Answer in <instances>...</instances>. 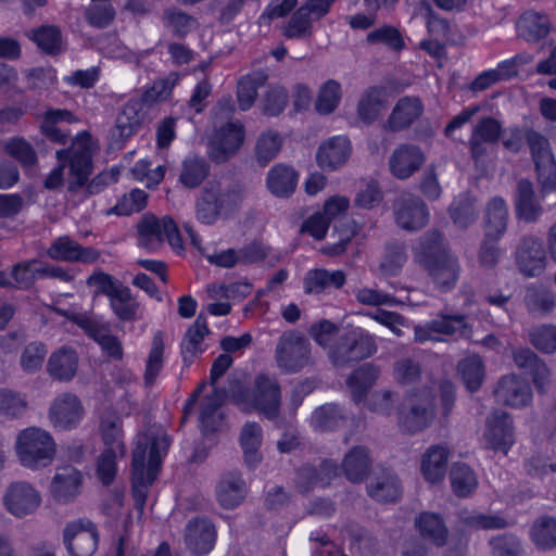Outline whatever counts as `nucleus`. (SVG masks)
Masks as SVG:
<instances>
[{
    "instance_id": "f257e3e1",
    "label": "nucleus",
    "mask_w": 556,
    "mask_h": 556,
    "mask_svg": "<svg viewBox=\"0 0 556 556\" xmlns=\"http://www.w3.org/2000/svg\"><path fill=\"white\" fill-rule=\"evenodd\" d=\"M247 198L244 182L235 179L207 181L194 200L195 219L206 226L233 218Z\"/></svg>"
},
{
    "instance_id": "f03ea898",
    "label": "nucleus",
    "mask_w": 556,
    "mask_h": 556,
    "mask_svg": "<svg viewBox=\"0 0 556 556\" xmlns=\"http://www.w3.org/2000/svg\"><path fill=\"white\" fill-rule=\"evenodd\" d=\"M228 392L233 403L245 413L256 412L269 420L280 416L281 390L274 377L257 375L252 388H247L239 380H233L229 382Z\"/></svg>"
},
{
    "instance_id": "7ed1b4c3",
    "label": "nucleus",
    "mask_w": 556,
    "mask_h": 556,
    "mask_svg": "<svg viewBox=\"0 0 556 556\" xmlns=\"http://www.w3.org/2000/svg\"><path fill=\"white\" fill-rule=\"evenodd\" d=\"M93 142L91 136L84 131L79 134L68 149L56 151V159L61 164L51 170L43 185L54 190L63 182V170L68 162L71 175V190L81 188L87 184L92 173Z\"/></svg>"
},
{
    "instance_id": "20e7f679",
    "label": "nucleus",
    "mask_w": 556,
    "mask_h": 556,
    "mask_svg": "<svg viewBox=\"0 0 556 556\" xmlns=\"http://www.w3.org/2000/svg\"><path fill=\"white\" fill-rule=\"evenodd\" d=\"M378 351L376 337L361 327H352L340 333L328 351L336 367H348L371 357Z\"/></svg>"
},
{
    "instance_id": "39448f33",
    "label": "nucleus",
    "mask_w": 556,
    "mask_h": 556,
    "mask_svg": "<svg viewBox=\"0 0 556 556\" xmlns=\"http://www.w3.org/2000/svg\"><path fill=\"white\" fill-rule=\"evenodd\" d=\"M56 444L52 435L40 428L23 430L16 441V453L21 464L29 469L49 466L55 456Z\"/></svg>"
},
{
    "instance_id": "423d86ee",
    "label": "nucleus",
    "mask_w": 556,
    "mask_h": 556,
    "mask_svg": "<svg viewBox=\"0 0 556 556\" xmlns=\"http://www.w3.org/2000/svg\"><path fill=\"white\" fill-rule=\"evenodd\" d=\"M275 359L279 369L286 374H295L311 364V343L296 330L285 331L278 339Z\"/></svg>"
},
{
    "instance_id": "0eeeda50",
    "label": "nucleus",
    "mask_w": 556,
    "mask_h": 556,
    "mask_svg": "<svg viewBox=\"0 0 556 556\" xmlns=\"http://www.w3.org/2000/svg\"><path fill=\"white\" fill-rule=\"evenodd\" d=\"M136 228L138 244L148 251L157 250L165 239L173 248H181L182 240L179 230L169 216L157 218L153 214H144Z\"/></svg>"
},
{
    "instance_id": "6e6552de",
    "label": "nucleus",
    "mask_w": 556,
    "mask_h": 556,
    "mask_svg": "<svg viewBox=\"0 0 556 556\" xmlns=\"http://www.w3.org/2000/svg\"><path fill=\"white\" fill-rule=\"evenodd\" d=\"M334 0H307L289 18L283 28L288 39H309L313 36V22L325 16Z\"/></svg>"
},
{
    "instance_id": "1a4fd4ad",
    "label": "nucleus",
    "mask_w": 556,
    "mask_h": 556,
    "mask_svg": "<svg viewBox=\"0 0 556 556\" xmlns=\"http://www.w3.org/2000/svg\"><path fill=\"white\" fill-rule=\"evenodd\" d=\"M245 130L240 122H228L218 128L208 142L207 153L215 163H225L237 154L244 142Z\"/></svg>"
},
{
    "instance_id": "9d476101",
    "label": "nucleus",
    "mask_w": 556,
    "mask_h": 556,
    "mask_svg": "<svg viewBox=\"0 0 556 556\" xmlns=\"http://www.w3.org/2000/svg\"><path fill=\"white\" fill-rule=\"evenodd\" d=\"M434 415V403L430 394L410 396L399 412V426L402 431L415 434L428 428Z\"/></svg>"
},
{
    "instance_id": "9b49d317",
    "label": "nucleus",
    "mask_w": 556,
    "mask_h": 556,
    "mask_svg": "<svg viewBox=\"0 0 556 556\" xmlns=\"http://www.w3.org/2000/svg\"><path fill=\"white\" fill-rule=\"evenodd\" d=\"M40 492L27 481L10 483L3 494L5 509L16 518L35 514L41 505Z\"/></svg>"
},
{
    "instance_id": "f8f14e48",
    "label": "nucleus",
    "mask_w": 556,
    "mask_h": 556,
    "mask_svg": "<svg viewBox=\"0 0 556 556\" xmlns=\"http://www.w3.org/2000/svg\"><path fill=\"white\" fill-rule=\"evenodd\" d=\"M515 261L526 277H538L546 268L547 256L542 240L534 235L523 236L516 249Z\"/></svg>"
},
{
    "instance_id": "ddd939ff",
    "label": "nucleus",
    "mask_w": 556,
    "mask_h": 556,
    "mask_svg": "<svg viewBox=\"0 0 556 556\" xmlns=\"http://www.w3.org/2000/svg\"><path fill=\"white\" fill-rule=\"evenodd\" d=\"M46 255L55 262L94 264L100 260L101 251L93 247H84L64 235L51 241Z\"/></svg>"
},
{
    "instance_id": "4468645a",
    "label": "nucleus",
    "mask_w": 556,
    "mask_h": 556,
    "mask_svg": "<svg viewBox=\"0 0 556 556\" xmlns=\"http://www.w3.org/2000/svg\"><path fill=\"white\" fill-rule=\"evenodd\" d=\"M63 542L71 556H92L99 542V532L91 521H74L66 525Z\"/></svg>"
},
{
    "instance_id": "2eb2a0df",
    "label": "nucleus",
    "mask_w": 556,
    "mask_h": 556,
    "mask_svg": "<svg viewBox=\"0 0 556 556\" xmlns=\"http://www.w3.org/2000/svg\"><path fill=\"white\" fill-rule=\"evenodd\" d=\"M396 224L408 231H416L426 226L429 213L421 198L409 192L400 194L393 203Z\"/></svg>"
},
{
    "instance_id": "dca6fc26",
    "label": "nucleus",
    "mask_w": 556,
    "mask_h": 556,
    "mask_svg": "<svg viewBox=\"0 0 556 556\" xmlns=\"http://www.w3.org/2000/svg\"><path fill=\"white\" fill-rule=\"evenodd\" d=\"M85 410L81 401L73 393L59 394L49 408V420L60 431L75 429L81 421Z\"/></svg>"
},
{
    "instance_id": "f3484780",
    "label": "nucleus",
    "mask_w": 556,
    "mask_h": 556,
    "mask_svg": "<svg viewBox=\"0 0 556 556\" xmlns=\"http://www.w3.org/2000/svg\"><path fill=\"white\" fill-rule=\"evenodd\" d=\"M498 404L520 409L529 406L533 400L530 384L516 374L500 378L493 391Z\"/></svg>"
},
{
    "instance_id": "a211bd4d",
    "label": "nucleus",
    "mask_w": 556,
    "mask_h": 556,
    "mask_svg": "<svg viewBox=\"0 0 556 556\" xmlns=\"http://www.w3.org/2000/svg\"><path fill=\"white\" fill-rule=\"evenodd\" d=\"M148 442L138 443L132 451L131 462V482H132V498L135 508L142 514L149 486L154 482L157 473L146 469V454Z\"/></svg>"
},
{
    "instance_id": "6ab92c4d",
    "label": "nucleus",
    "mask_w": 556,
    "mask_h": 556,
    "mask_svg": "<svg viewBox=\"0 0 556 556\" xmlns=\"http://www.w3.org/2000/svg\"><path fill=\"white\" fill-rule=\"evenodd\" d=\"M426 162L424 151L416 144L402 143L389 157V170L400 180H406L420 170Z\"/></svg>"
},
{
    "instance_id": "aec40b11",
    "label": "nucleus",
    "mask_w": 556,
    "mask_h": 556,
    "mask_svg": "<svg viewBox=\"0 0 556 556\" xmlns=\"http://www.w3.org/2000/svg\"><path fill=\"white\" fill-rule=\"evenodd\" d=\"M340 476V467L332 460H323L317 467L304 465L296 472V489L307 494L316 486L325 488L331 480Z\"/></svg>"
},
{
    "instance_id": "412c9836",
    "label": "nucleus",
    "mask_w": 556,
    "mask_h": 556,
    "mask_svg": "<svg viewBox=\"0 0 556 556\" xmlns=\"http://www.w3.org/2000/svg\"><path fill=\"white\" fill-rule=\"evenodd\" d=\"M484 438L490 448L507 454L515 442L510 415L506 412H494L486 420Z\"/></svg>"
},
{
    "instance_id": "4be33fe9",
    "label": "nucleus",
    "mask_w": 556,
    "mask_h": 556,
    "mask_svg": "<svg viewBox=\"0 0 556 556\" xmlns=\"http://www.w3.org/2000/svg\"><path fill=\"white\" fill-rule=\"evenodd\" d=\"M216 500L225 509L238 507L248 494L247 483L238 471H228L220 476L215 488Z\"/></svg>"
},
{
    "instance_id": "5701e85b",
    "label": "nucleus",
    "mask_w": 556,
    "mask_h": 556,
    "mask_svg": "<svg viewBox=\"0 0 556 556\" xmlns=\"http://www.w3.org/2000/svg\"><path fill=\"white\" fill-rule=\"evenodd\" d=\"M424 112V105L417 97H403L394 105L383 125L386 130L397 132L408 128Z\"/></svg>"
},
{
    "instance_id": "b1692460",
    "label": "nucleus",
    "mask_w": 556,
    "mask_h": 556,
    "mask_svg": "<svg viewBox=\"0 0 556 556\" xmlns=\"http://www.w3.org/2000/svg\"><path fill=\"white\" fill-rule=\"evenodd\" d=\"M81 472L73 466L58 468L51 482V494L59 503L72 502L80 492Z\"/></svg>"
},
{
    "instance_id": "393cba45",
    "label": "nucleus",
    "mask_w": 556,
    "mask_h": 556,
    "mask_svg": "<svg viewBox=\"0 0 556 556\" xmlns=\"http://www.w3.org/2000/svg\"><path fill=\"white\" fill-rule=\"evenodd\" d=\"M429 275L441 292H448L456 286L460 266L456 256L452 253L425 264Z\"/></svg>"
},
{
    "instance_id": "a878e982",
    "label": "nucleus",
    "mask_w": 556,
    "mask_h": 556,
    "mask_svg": "<svg viewBox=\"0 0 556 556\" xmlns=\"http://www.w3.org/2000/svg\"><path fill=\"white\" fill-rule=\"evenodd\" d=\"M516 216L526 223H535L543 213V207L529 179H520L515 194Z\"/></svg>"
},
{
    "instance_id": "bb28decb",
    "label": "nucleus",
    "mask_w": 556,
    "mask_h": 556,
    "mask_svg": "<svg viewBox=\"0 0 556 556\" xmlns=\"http://www.w3.org/2000/svg\"><path fill=\"white\" fill-rule=\"evenodd\" d=\"M215 529L213 525L205 519L190 520L185 531V542L187 547L193 553H208L214 545Z\"/></svg>"
},
{
    "instance_id": "cd10ccee",
    "label": "nucleus",
    "mask_w": 556,
    "mask_h": 556,
    "mask_svg": "<svg viewBox=\"0 0 556 556\" xmlns=\"http://www.w3.org/2000/svg\"><path fill=\"white\" fill-rule=\"evenodd\" d=\"M345 280V274L342 270L330 271L325 268H316L305 274L303 288L306 294H320L330 289H340Z\"/></svg>"
},
{
    "instance_id": "c85d7f7f",
    "label": "nucleus",
    "mask_w": 556,
    "mask_h": 556,
    "mask_svg": "<svg viewBox=\"0 0 556 556\" xmlns=\"http://www.w3.org/2000/svg\"><path fill=\"white\" fill-rule=\"evenodd\" d=\"M552 30V24L546 14L534 11L525 12L517 22V33L527 42H539L546 38Z\"/></svg>"
},
{
    "instance_id": "c756f323",
    "label": "nucleus",
    "mask_w": 556,
    "mask_h": 556,
    "mask_svg": "<svg viewBox=\"0 0 556 556\" xmlns=\"http://www.w3.org/2000/svg\"><path fill=\"white\" fill-rule=\"evenodd\" d=\"M299 174L286 164L279 163L267 173L266 186L271 194L277 198H288L295 191Z\"/></svg>"
},
{
    "instance_id": "7c9ffc66",
    "label": "nucleus",
    "mask_w": 556,
    "mask_h": 556,
    "mask_svg": "<svg viewBox=\"0 0 556 556\" xmlns=\"http://www.w3.org/2000/svg\"><path fill=\"white\" fill-rule=\"evenodd\" d=\"M350 152L348 138L334 137L318 148L316 160L323 169L333 170L346 162Z\"/></svg>"
},
{
    "instance_id": "2f4dec72",
    "label": "nucleus",
    "mask_w": 556,
    "mask_h": 556,
    "mask_svg": "<svg viewBox=\"0 0 556 556\" xmlns=\"http://www.w3.org/2000/svg\"><path fill=\"white\" fill-rule=\"evenodd\" d=\"M387 108V91L383 87L371 86L364 90L357 103L358 118L372 124Z\"/></svg>"
},
{
    "instance_id": "473e14b6",
    "label": "nucleus",
    "mask_w": 556,
    "mask_h": 556,
    "mask_svg": "<svg viewBox=\"0 0 556 556\" xmlns=\"http://www.w3.org/2000/svg\"><path fill=\"white\" fill-rule=\"evenodd\" d=\"M78 367V356L76 352L67 346H62L54 351L47 363L48 374L59 381H71Z\"/></svg>"
},
{
    "instance_id": "72a5a7b5",
    "label": "nucleus",
    "mask_w": 556,
    "mask_h": 556,
    "mask_svg": "<svg viewBox=\"0 0 556 556\" xmlns=\"http://www.w3.org/2000/svg\"><path fill=\"white\" fill-rule=\"evenodd\" d=\"M523 304L529 314L543 317L555 309L556 296L549 288L532 283L526 288Z\"/></svg>"
},
{
    "instance_id": "f704fd0d",
    "label": "nucleus",
    "mask_w": 556,
    "mask_h": 556,
    "mask_svg": "<svg viewBox=\"0 0 556 556\" xmlns=\"http://www.w3.org/2000/svg\"><path fill=\"white\" fill-rule=\"evenodd\" d=\"M371 459L364 446H354L345 454L340 471L353 483L362 482L369 473Z\"/></svg>"
},
{
    "instance_id": "c9c22d12",
    "label": "nucleus",
    "mask_w": 556,
    "mask_h": 556,
    "mask_svg": "<svg viewBox=\"0 0 556 556\" xmlns=\"http://www.w3.org/2000/svg\"><path fill=\"white\" fill-rule=\"evenodd\" d=\"M76 122L73 113L65 109H49L42 115L40 124V132L48 140L56 144H65L68 140L70 132L63 128L53 129L52 123L71 124Z\"/></svg>"
},
{
    "instance_id": "e433bc0d",
    "label": "nucleus",
    "mask_w": 556,
    "mask_h": 556,
    "mask_svg": "<svg viewBox=\"0 0 556 556\" xmlns=\"http://www.w3.org/2000/svg\"><path fill=\"white\" fill-rule=\"evenodd\" d=\"M448 448L443 445L430 446L421 459V472L430 483L441 482L445 476Z\"/></svg>"
},
{
    "instance_id": "4c0bfd02",
    "label": "nucleus",
    "mask_w": 556,
    "mask_h": 556,
    "mask_svg": "<svg viewBox=\"0 0 556 556\" xmlns=\"http://www.w3.org/2000/svg\"><path fill=\"white\" fill-rule=\"evenodd\" d=\"M379 376V367L367 363L355 369L348 377L346 384L355 403H359L366 397L368 390L375 384Z\"/></svg>"
},
{
    "instance_id": "58836bf2",
    "label": "nucleus",
    "mask_w": 556,
    "mask_h": 556,
    "mask_svg": "<svg viewBox=\"0 0 556 556\" xmlns=\"http://www.w3.org/2000/svg\"><path fill=\"white\" fill-rule=\"evenodd\" d=\"M431 329L438 334L458 336L465 339H469L472 334V327L463 314L439 313L431 319Z\"/></svg>"
},
{
    "instance_id": "ea45409f",
    "label": "nucleus",
    "mask_w": 556,
    "mask_h": 556,
    "mask_svg": "<svg viewBox=\"0 0 556 556\" xmlns=\"http://www.w3.org/2000/svg\"><path fill=\"white\" fill-rule=\"evenodd\" d=\"M416 526L421 536L438 547L446 544L448 530L440 515L434 513H422L416 519Z\"/></svg>"
},
{
    "instance_id": "a19ab883",
    "label": "nucleus",
    "mask_w": 556,
    "mask_h": 556,
    "mask_svg": "<svg viewBox=\"0 0 556 556\" xmlns=\"http://www.w3.org/2000/svg\"><path fill=\"white\" fill-rule=\"evenodd\" d=\"M210 170L211 166L204 157L189 155L181 163L179 182L188 189H195L206 179Z\"/></svg>"
},
{
    "instance_id": "79ce46f5",
    "label": "nucleus",
    "mask_w": 556,
    "mask_h": 556,
    "mask_svg": "<svg viewBox=\"0 0 556 556\" xmlns=\"http://www.w3.org/2000/svg\"><path fill=\"white\" fill-rule=\"evenodd\" d=\"M508 210L504 199L494 197L485 210V235L498 239L507 229Z\"/></svg>"
},
{
    "instance_id": "37998d69",
    "label": "nucleus",
    "mask_w": 556,
    "mask_h": 556,
    "mask_svg": "<svg viewBox=\"0 0 556 556\" xmlns=\"http://www.w3.org/2000/svg\"><path fill=\"white\" fill-rule=\"evenodd\" d=\"M530 539L540 551L556 548V518L548 515L538 517L530 528Z\"/></svg>"
},
{
    "instance_id": "c03bdc74",
    "label": "nucleus",
    "mask_w": 556,
    "mask_h": 556,
    "mask_svg": "<svg viewBox=\"0 0 556 556\" xmlns=\"http://www.w3.org/2000/svg\"><path fill=\"white\" fill-rule=\"evenodd\" d=\"M26 36L45 53L58 55L63 50L61 29L55 25H42L26 31Z\"/></svg>"
},
{
    "instance_id": "a18cd8bd",
    "label": "nucleus",
    "mask_w": 556,
    "mask_h": 556,
    "mask_svg": "<svg viewBox=\"0 0 556 556\" xmlns=\"http://www.w3.org/2000/svg\"><path fill=\"white\" fill-rule=\"evenodd\" d=\"M459 523L472 530H502L510 526L509 521L500 514H483L462 510L458 514Z\"/></svg>"
},
{
    "instance_id": "49530a36",
    "label": "nucleus",
    "mask_w": 556,
    "mask_h": 556,
    "mask_svg": "<svg viewBox=\"0 0 556 556\" xmlns=\"http://www.w3.org/2000/svg\"><path fill=\"white\" fill-rule=\"evenodd\" d=\"M162 23L174 37L179 39L185 38L199 26L194 16L175 7L164 10Z\"/></svg>"
},
{
    "instance_id": "de8ad7c7",
    "label": "nucleus",
    "mask_w": 556,
    "mask_h": 556,
    "mask_svg": "<svg viewBox=\"0 0 556 556\" xmlns=\"http://www.w3.org/2000/svg\"><path fill=\"white\" fill-rule=\"evenodd\" d=\"M346 421V416L337 404H325L317 407L311 418L312 427L320 432L332 431Z\"/></svg>"
},
{
    "instance_id": "09e8293b",
    "label": "nucleus",
    "mask_w": 556,
    "mask_h": 556,
    "mask_svg": "<svg viewBox=\"0 0 556 556\" xmlns=\"http://www.w3.org/2000/svg\"><path fill=\"white\" fill-rule=\"evenodd\" d=\"M457 370L464 384L470 392H476L480 389L484 379V364L479 355H469L459 361Z\"/></svg>"
},
{
    "instance_id": "8fccbe9b",
    "label": "nucleus",
    "mask_w": 556,
    "mask_h": 556,
    "mask_svg": "<svg viewBox=\"0 0 556 556\" xmlns=\"http://www.w3.org/2000/svg\"><path fill=\"white\" fill-rule=\"evenodd\" d=\"M368 495L379 502H395L401 495V486L396 476L383 473L367 485Z\"/></svg>"
},
{
    "instance_id": "3c124183",
    "label": "nucleus",
    "mask_w": 556,
    "mask_h": 556,
    "mask_svg": "<svg viewBox=\"0 0 556 556\" xmlns=\"http://www.w3.org/2000/svg\"><path fill=\"white\" fill-rule=\"evenodd\" d=\"M450 480L453 492L458 497L469 496L478 485L473 470L464 463H455L452 465Z\"/></svg>"
},
{
    "instance_id": "603ef678",
    "label": "nucleus",
    "mask_w": 556,
    "mask_h": 556,
    "mask_svg": "<svg viewBox=\"0 0 556 556\" xmlns=\"http://www.w3.org/2000/svg\"><path fill=\"white\" fill-rule=\"evenodd\" d=\"M3 151L18 162L23 168H31L38 162L34 147L24 137L15 136L8 139L3 144Z\"/></svg>"
},
{
    "instance_id": "864d4df0",
    "label": "nucleus",
    "mask_w": 556,
    "mask_h": 556,
    "mask_svg": "<svg viewBox=\"0 0 556 556\" xmlns=\"http://www.w3.org/2000/svg\"><path fill=\"white\" fill-rule=\"evenodd\" d=\"M244 452V459L249 466H255L261 462L258 448L262 443V428L257 422H247L240 435Z\"/></svg>"
},
{
    "instance_id": "5fc2aeb1",
    "label": "nucleus",
    "mask_w": 556,
    "mask_h": 556,
    "mask_svg": "<svg viewBox=\"0 0 556 556\" xmlns=\"http://www.w3.org/2000/svg\"><path fill=\"white\" fill-rule=\"evenodd\" d=\"M113 313L122 321H134L138 319L139 303L132 296L128 287L123 288L110 300Z\"/></svg>"
},
{
    "instance_id": "6e6d98bb",
    "label": "nucleus",
    "mask_w": 556,
    "mask_h": 556,
    "mask_svg": "<svg viewBox=\"0 0 556 556\" xmlns=\"http://www.w3.org/2000/svg\"><path fill=\"white\" fill-rule=\"evenodd\" d=\"M491 556H525L522 540L510 532L493 535L489 540Z\"/></svg>"
},
{
    "instance_id": "4d7b16f0",
    "label": "nucleus",
    "mask_w": 556,
    "mask_h": 556,
    "mask_svg": "<svg viewBox=\"0 0 556 556\" xmlns=\"http://www.w3.org/2000/svg\"><path fill=\"white\" fill-rule=\"evenodd\" d=\"M141 115L137 101L127 102L116 119L118 137L126 140L130 138L140 127Z\"/></svg>"
},
{
    "instance_id": "13d9d810",
    "label": "nucleus",
    "mask_w": 556,
    "mask_h": 556,
    "mask_svg": "<svg viewBox=\"0 0 556 556\" xmlns=\"http://www.w3.org/2000/svg\"><path fill=\"white\" fill-rule=\"evenodd\" d=\"M282 139L278 132L267 130L260 135L255 146V157L260 165L265 166L279 153Z\"/></svg>"
},
{
    "instance_id": "bf43d9fd",
    "label": "nucleus",
    "mask_w": 556,
    "mask_h": 556,
    "mask_svg": "<svg viewBox=\"0 0 556 556\" xmlns=\"http://www.w3.org/2000/svg\"><path fill=\"white\" fill-rule=\"evenodd\" d=\"M208 333L210 330L206 324V318L202 314H199L193 325L189 327L185 333L181 343L182 353H188L191 356H194L197 353H201L203 351L201 343Z\"/></svg>"
},
{
    "instance_id": "052dcab7",
    "label": "nucleus",
    "mask_w": 556,
    "mask_h": 556,
    "mask_svg": "<svg viewBox=\"0 0 556 556\" xmlns=\"http://www.w3.org/2000/svg\"><path fill=\"white\" fill-rule=\"evenodd\" d=\"M164 342L161 332H156L153 337L152 346L147 359L144 371V386L152 387L163 368Z\"/></svg>"
},
{
    "instance_id": "680f3d73",
    "label": "nucleus",
    "mask_w": 556,
    "mask_h": 556,
    "mask_svg": "<svg viewBox=\"0 0 556 556\" xmlns=\"http://www.w3.org/2000/svg\"><path fill=\"white\" fill-rule=\"evenodd\" d=\"M88 287L93 288V296L105 295L111 300L122 288L123 282L112 275L100 269L94 270L86 280Z\"/></svg>"
},
{
    "instance_id": "e2e57ef3",
    "label": "nucleus",
    "mask_w": 556,
    "mask_h": 556,
    "mask_svg": "<svg viewBox=\"0 0 556 556\" xmlns=\"http://www.w3.org/2000/svg\"><path fill=\"white\" fill-rule=\"evenodd\" d=\"M148 194L141 189H132L129 193L124 194L118 202L108 211V214H116L118 216H127L135 212H139L146 207Z\"/></svg>"
},
{
    "instance_id": "0e129e2a",
    "label": "nucleus",
    "mask_w": 556,
    "mask_h": 556,
    "mask_svg": "<svg viewBox=\"0 0 556 556\" xmlns=\"http://www.w3.org/2000/svg\"><path fill=\"white\" fill-rule=\"evenodd\" d=\"M37 260L23 261L14 264L11 269V283L12 289L28 290L30 289L38 276L37 269L34 266L38 264Z\"/></svg>"
},
{
    "instance_id": "69168bd1",
    "label": "nucleus",
    "mask_w": 556,
    "mask_h": 556,
    "mask_svg": "<svg viewBox=\"0 0 556 556\" xmlns=\"http://www.w3.org/2000/svg\"><path fill=\"white\" fill-rule=\"evenodd\" d=\"M420 250L424 264L438 260L442 255L451 254L443 242L442 235L437 230L428 231L420 238Z\"/></svg>"
},
{
    "instance_id": "338daca9",
    "label": "nucleus",
    "mask_w": 556,
    "mask_h": 556,
    "mask_svg": "<svg viewBox=\"0 0 556 556\" xmlns=\"http://www.w3.org/2000/svg\"><path fill=\"white\" fill-rule=\"evenodd\" d=\"M341 99V86L337 80L326 81L319 90L316 110L320 114H329L338 106Z\"/></svg>"
},
{
    "instance_id": "774afa93",
    "label": "nucleus",
    "mask_w": 556,
    "mask_h": 556,
    "mask_svg": "<svg viewBox=\"0 0 556 556\" xmlns=\"http://www.w3.org/2000/svg\"><path fill=\"white\" fill-rule=\"evenodd\" d=\"M308 542L312 545V556H346L323 530L312 531L308 536Z\"/></svg>"
}]
</instances>
